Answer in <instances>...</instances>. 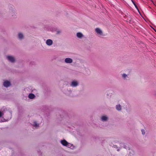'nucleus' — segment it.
Returning <instances> with one entry per match:
<instances>
[{
    "mask_svg": "<svg viewBox=\"0 0 156 156\" xmlns=\"http://www.w3.org/2000/svg\"><path fill=\"white\" fill-rule=\"evenodd\" d=\"M35 97V95L33 94H30L28 95V98L30 99H33Z\"/></svg>",
    "mask_w": 156,
    "mask_h": 156,
    "instance_id": "obj_8",
    "label": "nucleus"
},
{
    "mask_svg": "<svg viewBox=\"0 0 156 156\" xmlns=\"http://www.w3.org/2000/svg\"><path fill=\"white\" fill-rule=\"evenodd\" d=\"M141 132L143 135H144L145 134V131L144 130L142 129Z\"/></svg>",
    "mask_w": 156,
    "mask_h": 156,
    "instance_id": "obj_17",
    "label": "nucleus"
},
{
    "mask_svg": "<svg viewBox=\"0 0 156 156\" xmlns=\"http://www.w3.org/2000/svg\"><path fill=\"white\" fill-rule=\"evenodd\" d=\"M23 35L21 33H19L18 38L20 39L21 40L22 39H23Z\"/></svg>",
    "mask_w": 156,
    "mask_h": 156,
    "instance_id": "obj_9",
    "label": "nucleus"
},
{
    "mask_svg": "<svg viewBox=\"0 0 156 156\" xmlns=\"http://www.w3.org/2000/svg\"><path fill=\"white\" fill-rule=\"evenodd\" d=\"M53 43V41H52L50 39H48L46 41V44L48 45V46H50Z\"/></svg>",
    "mask_w": 156,
    "mask_h": 156,
    "instance_id": "obj_6",
    "label": "nucleus"
},
{
    "mask_svg": "<svg viewBox=\"0 0 156 156\" xmlns=\"http://www.w3.org/2000/svg\"><path fill=\"white\" fill-rule=\"evenodd\" d=\"M83 36V35L82 33L79 32V38H81Z\"/></svg>",
    "mask_w": 156,
    "mask_h": 156,
    "instance_id": "obj_13",
    "label": "nucleus"
},
{
    "mask_svg": "<svg viewBox=\"0 0 156 156\" xmlns=\"http://www.w3.org/2000/svg\"><path fill=\"white\" fill-rule=\"evenodd\" d=\"M3 85L5 87H8L11 85V83L9 81H6L4 82Z\"/></svg>",
    "mask_w": 156,
    "mask_h": 156,
    "instance_id": "obj_5",
    "label": "nucleus"
},
{
    "mask_svg": "<svg viewBox=\"0 0 156 156\" xmlns=\"http://www.w3.org/2000/svg\"><path fill=\"white\" fill-rule=\"evenodd\" d=\"M65 62L67 63H71L73 62V60L70 58H66L65 59Z\"/></svg>",
    "mask_w": 156,
    "mask_h": 156,
    "instance_id": "obj_4",
    "label": "nucleus"
},
{
    "mask_svg": "<svg viewBox=\"0 0 156 156\" xmlns=\"http://www.w3.org/2000/svg\"><path fill=\"white\" fill-rule=\"evenodd\" d=\"M77 82L75 80H73L70 84V86L73 87H76L78 85Z\"/></svg>",
    "mask_w": 156,
    "mask_h": 156,
    "instance_id": "obj_2",
    "label": "nucleus"
},
{
    "mask_svg": "<svg viewBox=\"0 0 156 156\" xmlns=\"http://www.w3.org/2000/svg\"><path fill=\"white\" fill-rule=\"evenodd\" d=\"M4 113L3 112H0V117L3 115Z\"/></svg>",
    "mask_w": 156,
    "mask_h": 156,
    "instance_id": "obj_16",
    "label": "nucleus"
},
{
    "mask_svg": "<svg viewBox=\"0 0 156 156\" xmlns=\"http://www.w3.org/2000/svg\"><path fill=\"white\" fill-rule=\"evenodd\" d=\"M95 31L97 33L100 35L102 34V32L101 30L99 28H97L95 29Z\"/></svg>",
    "mask_w": 156,
    "mask_h": 156,
    "instance_id": "obj_7",
    "label": "nucleus"
},
{
    "mask_svg": "<svg viewBox=\"0 0 156 156\" xmlns=\"http://www.w3.org/2000/svg\"><path fill=\"white\" fill-rule=\"evenodd\" d=\"M34 126L36 128H37L39 126V124H37L36 122H34Z\"/></svg>",
    "mask_w": 156,
    "mask_h": 156,
    "instance_id": "obj_10",
    "label": "nucleus"
},
{
    "mask_svg": "<svg viewBox=\"0 0 156 156\" xmlns=\"http://www.w3.org/2000/svg\"><path fill=\"white\" fill-rule=\"evenodd\" d=\"M108 119V118L105 116H102L101 117V120L102 121H106Z\"/></svg>",
    "mask_w": 156,
    "mask_h": 156,
    "instance_id": "obj_11",
    "label": "nucleus"
},
{
    "mask_svg": "<svg viewBox=\"0 0 156 156\" xmlns=\"http://www.w3.org/2000/svg\"><path fill=\"white\" fill-rule=\"evenodd\" d=\"M76 35L77 37H78V32L76 33Z\"/></svg>",
    "mask_w": 156,
    "mask_h": 156,
    "instance_id": "obj_19",
    "label": "nucleus"
},
{
    "mask_svg": "<svg viewBox=\"0 0 156 156\" xmlns=\"http://www.w3.org/2000/svg\"><path fill=\"white\" fill-rule=\"evenodd\" d=\"M60 33H61V32L60 31H57V34H59Z\"/></svg>",
    "mask_w": 156,
    "mask_h": 156,
    "instance_id": "obj_18",
    "label": "nucleus"
},
{
    "mask_svg": "<svg viewBox=\"0 0 156 156\" xmlns=\"http://www.w3.org/2000/svg\"><path fill=\"white\" fill-rule=\"evenodd\" d=\"M7 58L9 61L11 62H13L15 61V59L12 56H7Z\"/></svg>",
    "mask_w": 156,
    "mask_h": 156,
    "instance_id": "obj_3",
    "label": "nucleus"
},
{
    "mask_svg": "<svg viewBox=\"0 0 156 156\" xmlns=\"http://www.w3.org/2000/svg\"><path fill=\"white\" fill-rule=\"evenodd\" d=\"M116 108L118 110H120L121 109V106L120 105H117L116 106Z\"/></svg>",
    "mask_w": 156,
    "mask_h": 156,
    "instance_id": "obj_12",
    "label": "nucleus"
},
{
    "mask_svg": "<svg viewBox=\"0 0 156 156\" xmlns=\"http://www.w3.org/2000/svg\"><path fill=\"white\" fill-rule=\"evenodd\" d=\"M132 2H133V3L134 5V6H135V7H136V8L137 9H138V8H137V7L136 5V4H135V3L133 1H132Z\"/></svg>",
    "mask_w": 156,
    "mask_h": 156,
    "instance_id": "obj_15",
    "label": "nucleus"
},
{
    "mask_svg": "<svg viewBox=\"0 0 156 156\" xmlns=\"http://www.w3.org/2000/svg\"><path fill=\"white\" fill-rule=\"evenodd\" d=\"M9 114H10V115H11V113H10V112H9Z\"/></svg>",
    "mask_w": 156,
    "mask_h": 156,
    "instance_id": "obj_20",
    "label": "nucleus"
},
{
    "mask_svg": "<svg viewBox=\"0 0 156 156\" xmlns=\"http://www.w3.org/2000/svg\"><path fill=\"white\" fill-rule=\"evenodd\" d=\"M60 142L61 144L64 146H66L71 149H73V146L72 144L69 143L65 140H61L60 141Z\"/></svg>",
    "mask_w": 156,
    "mask_h": 156,
    "instance_id": "obj_1",
    "label": "nucleus"
},
{
    "mask_svg": "<svg viewBox=\"0 0 156 156\" xmlns=\"http://www.w3.org/2000/svg\"><path fill=\"white\" fill-rule=\"evenodd\" d=\"M127 76V75L126 74L124 73L122 75V77L124 79H125Z\"/></svg>",
    "mask_w": 156,
    "mask_h": 156,
    "instance_id": "obj_14",
    "label": "nucleus"
}]
</instances>
